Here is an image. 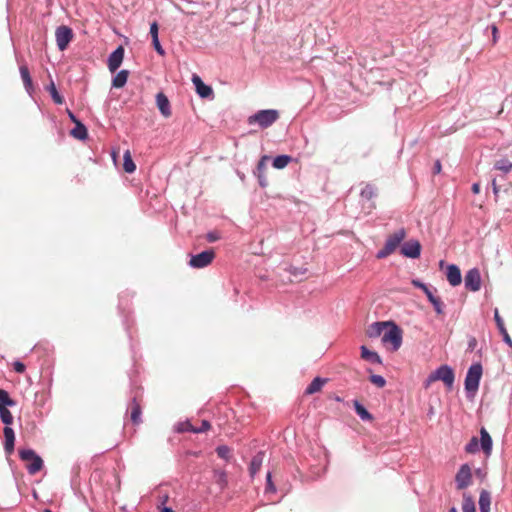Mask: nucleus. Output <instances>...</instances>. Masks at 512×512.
Listing matches in <instances>:
<instances>
[{
  "label": "nucleus",
  "mask_w": 512,
  "mask_h": 512,
  "mask_svg": "<svg viewBox=\"0 0 512 512\" xmlns=\"http://www.w3.org/2000/svg\"><path fill=\"white\" fill-rule=\"evenodd\" d=\"M206 239L208 242H215L220 239V235L216 231H211V232L207 233Z\"/></svg>",
  "instance_id": "de8ad7c7"
},
{
  "label": "nucleus",
  "mask_w": 512,
  "mask_h": 512,
  "mask_svg": "<svg viewBox=\"0 0 512 512\" xmlns=\"http://www.w3.org/2000/svg\"><path fill=\"white\" fill-rule=\"evenodd\" d=\"M354 408L357 415L364 421L372 420V415L366 410V408L360 404L357 400L354 401Z\"/></svg>",
  "instance_id": "cd10ccee"
},
{
  "label": "nucleus",
  "mask_w": 512,
  "mask_h": 512,
  "mask_svg": "<svg viewBox=\"0 0 512 512\" xmlns=\"http://www.w3.org/2000/svg\"><path fill=\"white\" fill-rule=\"evenodd\" d=\"M267 483H266V491L267 492H275L276 488L271 480V473H267Z\"/></svg>",
  "instance_id": "a18cd8bd"
},
{
  "label": "nucleus",
  "mask_w": 512,
  "mask_h": 512,
  "mask_svg": "<svg viewBox=\"0 0 512 512\" xmlns=\"http://www.w3.org/2000/svg\"><path fill=\"white\" fill-rule=\"evenodd\" d=\"M495 169L502 171L504 173H508L512 169V162L508 159H500L494 164Z\"/></svg>",
  "instance_id": "473e14b6"
},
{
  "label": "nucleus",
  "mask_w": 512,
  "mask_h": 512,
  "mask_svg": "<svg viewBox=\"0 0 512 512\" xmlns=\"http://www.w3.org/2000/svg\"><path fill=\"white\" fill-rule=\"evenodd\" d=\"M432 379L442 381L448 388H451L455 380L454 371L450 366L442 365L432 372Z\"/></svg>",
  "instance_id": "423d86ee"
},
{
  "label": "nucleus",
  "mask_w": 512,
  "mask_h": 512,
  "mask_svg": "<svg viewBox=\"0 0 512 512\" xmlns=\"http://www.w3.org/2000/svg\"><path fill=\"white\" fill-rule=\"evenodd\" d=\"M440 171H441V163H440V161H436L434 164V167H433V172L435 174H438V173H440Z\"/></svg>",
  "instance_id": "5fc2aeb1"
},
{
  "label": "nucleus",
  "mask_w": 512,
  "mask_h": 512,
  "mask_svg": "<svg viewBox=\"0 0 512 512\" xmlns=\"http://www.w3.org/2000/svg\"><path fill=\"white\" fill-rule=\"evenodd\" d=\"M376 195L375 188L372 185H366L361 190V197L366 200L372 199Z\"/></svg>",
  "instance_id": "e433bc0d"
},
{
  "label": "nucleus",
  "mask_w": 512,
  "mask_h": 512,
  "mask_svg": "<svg viewBox=\"0 0 512 512\" xmlns=\"http://www.w3.org/2000/svg\"><path fill=\"white\" fill-rule=\"evenodd\" d=\"M263 460H264V453L263 452H258L251 460V463H250V467H249V472H250V475L253 477L257 472H259L261 466H262V463H263Z\"/></svg>",
  "instance_id": "4be33fe9"
},
{
  "label": "nucleus",
  "mask_w": 512,
  "mask_h": 512,
  "mask_svg": "<svg viewBox=\"0 0 512 512\" xmlns=\"http://www.w3.org/2000/svg\"><path fill=\"white\" fill-rule=\"evenodd\" d=\"M291 161H292V158L290 156H288V155H279V156L274 158L272 165L276 169H283Z\"/></svg>",
  "instance_id": "c85d7f7f"
},
{
  "label": "nucleus",
  "mask_w": 512,
  "mask_h": 512,
  "mask_svg": "<svg viewBox=\"0 0 512 512\" xmlns=\"http://www.w3.org/2000/svg\"><path fill=\"white\" fill-rule=\"evenodd\" d=\"M216 452L220 458L225 460L230 458V448L228 446H219L217 447Z\"/></svg>",
  "instance_id": "58836bf2"
},
{
  "label": "nucleus",
  "mask_w": 512,
  "mask_h": 512,
  "mask_svg": "<svg viewBox=\"0 0 512 512\" xmlns=\"http://www.w3.org/2000/svg\"><path fill=\"white\" fill-rule=\"evenodd\" d=\"M407 233L404 228H400L386 239L384 247L377 252L378 259H384L391 255L399 247L400 243L405 239Z\"/></svg>",
  "instance_id": "f257e3e1"
},
{
  "label": "nucleus",
  "mask_w": 512,
  "mask_h": 512,
  "mask_svg": "<svg viewBox=\"0 0 512 512\" xmlns=\"http://www.w3.org/2000/svg\"><path fill=\"white\" fill-rule=\"evenodd\" d=\"M269 160V157L268 156H263L260 161L258 162V165H257V173H261L263 174L264 173V170L266 168V162Z\"/></svg>",
  "instance_id": "37998d69"
},
{
  "label": "nucleus",
  "mask_w": 512,
  "mask_h": 512,
  "mask_svg": "<svg viewBox=\"0 0 512 512\" xmlns=\"http://www.w3.org/2000/svg\"><path fill=\"white\" fill-rule=\"evenodd\" d=\"M5 443L4 448L8 454H11L14 450L15 434L12 428L5 426L4 428Z\"/></svg>",
  "instance_id": "6ab92c4d"
},
{
  "label": "nucleus",
  "mask_w": 512,
  "mask_h": 512,
  "mask_svg": "<svg viewBox=\"0 0 512 512\" xmlns=\"http://www.w3.org/2000/svg\"><path fill=\"white\" fill-rule=\"evenodd\" d=\"M192 83L195 86L197 94L201 98H210L213 95L212 88L206 85L198 75L193 74Z\"/></svg>",
  "instance_id": "f8f14e48"
},
{
  "label": "nucleus",
  "mask_w": 512,
  "mask_h": 512,
  "mask_svg": "<svg viewBox=\"0 0 512 512\" xmlns=\"http://www.w3.org/2000/svg\"><path fill=\"white\" fill-rule=\"evenodd\" d=\"M14 370L18 373H23L25 371V365L17 361L14 363Z\"/></svg>",
  "instance_id": "8fccbe9b"
},
{
  "label": "nucleus",
  "mask_w": 512,
  "mask_h": 512,
  "mask_svg": "<svg viewBox=\"0 0 512 512\" xmlns=\"http://www.w3.org/2000/svg\"><path fill=\"white\" fill-rule=\"evenodd\" d=\"M210 428V423L207 420H203L199 428H195L194 433H202Z\"/></svg>",
  "instance_id": "49530a36"
},
{
  "label": "nucleus",
  "mask_w": 512,
  "mask_h": 512,
  "mask_svg": "<svg viewBox=\"0 0 512 512\" xmlns=\"http://www.w3.org/2000/svg\"><path fill=\"white\" fill-rule=\"evenodd\" d=\"M475 474H476L477 476H479V477H484V474L482 473V470H481V469H477V470L475 471Z\"/></svg>",
  "instance_id": "052dcab7"
},
{
  "label": "nucleus",
  "mask_w": 512,
  "mask_h": 512,
  "mask_svg": "<svg viewBox=\"0 0 512 512\" xmlns=\"http://www.w3.org/2000/svg\"><path fill=\"white\" fill-rule=\"evenodd\" d=\"M465 451L470 454H474L479 451V440L477 437H472L465 446Z\"/></svg>",
  "instance_id": "c9c22d12"
},
{
  "label": "nucleus",
  "mask_w": 512,
  "mask_h": 512,
  "mask_svg": "<svg viewBox=\"0 0 512 512\" xmlns=\"http://www.w3.org/2000/svg\"><path fill=\"white\" fill-rule=\"evenodd\" d=\"M156 103L164 117H169L171 115L170 102L163 93H158L156 95Z\"/></svg>",
  "instance_id": "2eb2a0df"
},
{
  "label": "nucleus",
  "mask_w": 512,
  "mask_h": 512,
  "mask_svg": "<svg viewBox=\"0 0 512 512\" xmlns=\"http://www.w3.org/2000/svg\"><path fill=\"white\" fill-rule=\"evenodd\" d=\"M129 72L127 70L119 71L112 80V86L115 88L123 87L128 79Z\"/></svg>",
  "instance_id": "5701e85b"
},
{
  "label": "nucleus",
  "mask_w": 512,
  "mask_h": 512,
  "mask_svg": "<svg viewBox=\"0 0 512 512\" xmlns=\"http://www.w3.org/2000/svg\"><path fill=\"white\" fill-rule=\"evenodd\" d=\"M400 252L407 258L416 259L421 254V244L418 240H409L401 246Z\"/></svg>",
  "instance_id": "9b49d317"
},
{
  "label": "nucleus",
  "mask_w": 512,
  "mask_h": 512,
  "mask_svg": "<svg viewBox=\"0 0 512 512\" xmlns=\"http://www.w3.org/2000/svg\"><path fill=\"white\" fill-rule=\"evenodd\" d=\"M304 272H305V271H300V270H298V269H296V268H295V269H293V271H291V273H292L294 276H296L297 274H303Z\"/></svg>",
  "instance_id": "13d9d810"
},
{
  "label": "nucleus",
  "mask_w": 512,
  "mask_h": 512,
  "mask_svg": "<svg viewBox=\"0 0 512 512\" xmlns=\"http://www.w3.org/2000/svg\"><path fill=\"white\" fill-rule=\"evenodd\" d=\"M158 24L157 22H153L151 25H150V35L152 37V41L155 40V39H159L158 38Z\"/></svg>",
  "instance_id": "c03bdc74"
},
{
  "label": "nucleus",
  "mask_w": 512,
  "mask_h": 512,
  "mask_svg": "<svg viewBox=\"0 0 512 512\" xmlns=\"http://www.w3.org/2000/svg\"><path fill=\"white\" fill-rule=\"evenodd\" d=\"M215 253L213 250H206L197 255H193L189 261V265L193 268L207 267L214 259Z\"/></svg>",
  "instance_id": "1a4fd4ad"
},
{
  "label": "nucleus",
  "mask_w": 512,
  "mask_h": 512,
  "mask_svg": "<svg viewBox=\"0 0 512 512\" xmlns=\"http://www.w3.org/2000/svg\"><path fill=\"white\" fill-rule=\"evenodd\" d=\"M412 284L415 287L420 288L426 294L427 298H429V295L433 294L429 287L418 279L412 280Z\"/></svg>",
  "instance_id": "4c0bfd02"
},
{
  "label": "nucleus",
  "mask_w": 512,
  "mask_h": 512,
  "mask_svg": "<svg viewBox=\"0 0 512 512\" xmlns=\"http://www.w3.org/2000/svg\"><path fill=\"white\" fill-rule=\"evenodd\" d=\"M446 277L451 286L455 287L461 284V271L459 267L454 264L447 266Z\"/></svg>",
  "instance_id": "4468645a"
},
{
  "label": "nucleus",
  "mask_w": 512,
  "mask_h": 512,
  "mask_svg": "<svg viewBox=\"0 0 512 512\" xmlns=\"http://www.w3.org/2000/svg\"><path fill=\"white\" fill-rule=\"evenodd\" d=\"M491 494L487 490H481L479 496L480 512H490Z\"/></svg>",
  "instance_id": "412c9836"
},
{
  "label": "nucleus",
  "mask_w": 512,
  "mask_h": 512,
  "mask_svg": "<svg viewBox=\"0 0 512 512\" xmlns=\"http://www.w3.org/2000/svg\"><path fill=\"white\" fill-rule=\"evenodd\" d=\"M482 376V366L480 363L471 365L465 377V389L468 393L473 394L478 390L480 379Z\"/></svg>",
  "instance_id": "20e7f679"
},
{
  "label": "nucleus",
  "mask_w": 512,
  "mask_h": 512,
  "mask_svg": "<svg viewBox=\"0 0 512 512\" xmlns=\"http://www.w3.org/2000/svg\"><path fill=\"white\" fill-rule=\"evenodd\" d=\"M463 512H476L474 500L471 496L464 494L462 503Z\"/></svg>",
  "instance_id": "7c9ffc66"
},
{
  "label": "nucleus",
  "mask_w": 512,
  "mask_h": 512,
  "mask_svg": "<svg viewBox=\"0 0 512 512\" xmlns=\"http://www.w3.org/2000/svg\"><path fill=\"white\" fill-rule=\"evenodd\" d=\"M475 343H476V340H475V339H473L472 341H470V343H469V347H470V348H473V347L475 346Z\"/></svg>",
  "instance_id": "e2e57ef3"
},
{
  "label": "nucleus",
  "mask_w": 512,
  "mask_h": 512,
  "mask_svg": "<svg viewBox=\"0 0 512 512\" xmlns=\"http://www.w3.org/2000/svg\"><path fill=\"white\" fill-rule=\"evenodd\" d=\"M0 418L6 426L11 425L13 422V416L7 407H0Z\"/></svg>",
  "instance_id": "f704fd0d"
},
{
  "label": "nucleus",
  "mask_w": 512,
  "mask_h": 512,
  "mask_svg": "<svg viewBox=\"0 0 512 512\" xmlns=\"http://www.w3.org/2000/svg\"><path fill=\"white\" fill-rule=\"evenodd\" d=\"M55 37L58 49L64 51L73 38L72 29L64 25L59 26L55 31Z\"/></svg>",
  "instance_id": "6e6552de"
},
{
  "label": "nucleus",
  "mask_w": 512,
  "mask_h": 512,
  "mask_svg": "<svg viewBox=\"0 0 512 512\" xmlns=\"http://www.w3.org/2000/svg\"><path fill=\"white\" fill-rule=\"evenodd\" d=\"M20 74H21V78L23 80L26 90L28 92H30V90L32 88V79L30 77V73H29L27 66H25V65L20 66Z\"/></svg>",
  "instance_id": "a878e982"
},
{
  "label": "nucleus",
  "mask_w": 512,
  "mask_h": 512,
  "mask_svg": "<svg viewBox=\"0 0 512 512\" xmlns=\"http://www.w3.org/2000/svg\"><path fill=\"white\" fill-rule=\"evenodd\" d=\"M492 188H493V193L495 195V198L497 199L499 197L500 188L497 185L495 178L492 179Z\"/></svg>",
  "instance_id": "3c124183"
},
{
  "label": "nucleus",
  "mask_w": 512,
  "mask_h": 512,
  "mask_svg": "<svg viewBox=\"0 0 512 512\" xmlns=\"http://www.w3.org/2000/svg\"><path fill=\"white\" fill-rule=\"evenodd\" d=\"M123 160H124V163H123L124 171L127 173H133L136 170V165L132 160L129 150L125 151V153L123 155Z\"/></svg>",
  "instance_id": "393cba45"
},
{
  "label": "nucleus",
  "mask_w": 512,
  "mask_h": 512,
  "mask_svg": "<svg viewBox=\"0 0 512 512\" xmlns=\"http://www.w3.org/2000/svg\"><path fill=\"white\" fill-rule=\"evenodd\" d=\"M257 177H258V181H259V184L261 187H266L267 186V179L266 177L261 174V173H257Z\"/></svg>",
  "instance_id": "603ef678"
},
{
  "label": "nucleus",
  "mask_w": 512,
  "mask_h": 512,
  "mask_svg": "<svg viewBox=\"0 0 512 512\" xmlns=\"http://www.w3.org/2000/svg\"><path fill=\"white\" fill-rule=\"evenodd\" d=\"M161 512H174L171 508L169 507H164Z\"/></svg>",
  "instance_id": "680f3d73"
},
{
  "label": "nucleus",
  "mask_w": 512,
  "mask_h": 512,
  "mask_svg": "<svg viewBox=\"0 0 512 512\" xmlns=\"http://www.w3.org/2000/svg\"><path fill=\"white\" fill-rule=\"evenodd\" d=\"M361 358L372 364L382 363L380 356L376 352L370 351L366 346H361Z\"/></svg>",
  "instance_id": "aec40b11"
},
{
  "label": "nucleus",
  "mask_w": 512,
  "mask_h": 512,
  "mask_svg": "<svg viewBox=\"0 0 512 512\" xmlns=\"http://www.w3.org/2000/svg\"><path fill=\"white\" fill-rule=\"evenodd\" d=\"M370 381L379 388H382L386 384V380L381 375H371Z\"/></svg>",
  "instance_id": "ea45409f"
},
{
  "label": "nucleus",
  "mask_w": 512,
  "mask_h": 512,
  "mask_svg": "<svg viewBox=\"0 0 512 512\" xmlns=\"http://www.w3.org/2000/svg\"><path fill=\"white\" fill-rule=\"evenodd\" d=\"M480 445L486 455H490L492 451V438L485 428L480 430Z\"/></svg>",
  "instance_id": "f3484780"
},
{
  "label": "nucleus",
  "mask_w": 512,
  "mask_h": 512,
  "mask_svg": "<svg viewBox=\"0 0 512 512\" xmlns=\"http://www.w3.org/2000/svg\"><path fill=\"white\" fill-rule=\"evenodd\" d=\"M492 33H493L494 41H496V34H497V27L496 26H492Z\"/></svg>",
  "instance_id": "bf43d9fd"
},
{
  "label": "nucleus",
  "mask_w": 512,
  "mask_h": 512,
  "mask_svg": "<svg viewBox=\"0 0 512 512\" xmlns=\"http://www.w3.org/2000/svg\"><path fill=\"white\" fill-rule=\"evenodd\" d=\"M124 58V48L119 46L114 50L108 58V68L111 72H115L121 65Z\"/></svg>",
  "instance_id": "ddd939ff"
},
{
  "label": "nucleus",
  "mask_w": 512,
  "mask_h": 512,
  "mask_svg": "<svg viewBox=\"0 0 512 512\" xmlns=\"http://www.w3.org/2000/svg\"><path fill=\"white\" fill-rule=\"evenodd\" d=\"M194 430H195V427H193V425L189 421L180 423L177 427L178 432H193L194 433Z\"/></svg>",
  "instance_id": "79ce46f5"
},
{
  "label": "nucleus",
  "mask_w": 512,
  "mask_h": 512,
  "mask_svg": "<svg viewBox=\"0 0 512 512\" xmlns=\"http://www.w3.org/2000/svg\"><path fill=\"white\" fill-rule=\"evenodd\" d=\"M436 379H432V373L428 376V378L424 382V387L428 388Z\"/></svg>",
  "instance_id": "864d4df0"
},
{
  "label": "nucleus",
  "mask_w": 512,
  "mask_h": 512,
  "mask_svg": "<svg viewBox=\"0 0 512 512\" xmlns=\"http://www.w3.org/2000/svg\"><path fill=\"white\" fill-rule=\"evenodd\" d=\"M16 403L10 398L7 391L0 389V407L14 406Z\"/></svg>",
  "instance_id": "72a5a7b5"
},
{
  "label": "nucleus",
  "mask_w": 512,
  "mask_h": 512,
  "mask_svg": "<svg viewBox=\"0 0 512 512\" xmlns=\"http://www.w3.org/2000/svg\"><path fill=\"white\" fill-rule=\"evenodd\" d=\"M49 90H50V93H51V96H52L54 102L57 104H62L63 98H62V96H60V94L58 93V91L53 83L51 84Z\"/></svg>",
  "instance_id": "a19ab883"
},
{
  "label": "nucleus",
  "mask_w": 512,
  "mask_h": 512,
  "mask_svg": "<svg viewBox=\"0 0 512 512\" xmlns=\"http://www.w3.org/2000/svg\"><path fill=\"white\" fill-rule=\"evenodd\" d=\"M279 118V113L277 110L268 109V110H260L257 113L251 115L248 118L249 124L257 123L261 128H267L271 126L276 120Z\"/></svg>",
  "instance_id": "f03ea898"
},
{
  "label": "nucleus",
  "mask_w": 512,
  "mask_h": 512,
  "mask_svg": "<svg viewBox=\"0 0 512 512\" xmlns=\"http://www.w3.org/2000/svg\"><path fill=\"white\" fill-rule=\"evenodd\" d=\"M494 319L497 325V328L499 329V332L503 336V341L508 344L510 347H512V340L504 326L503 319L499 315L498 309L494 310Z\"/></svg>",
  "instance_id": "dca6fc26"
},
{
  "label": "nucleus",
  "mask_w": 512,
  "mask_h": 512,
  "mask_svg": "<svg viewBox=\"0 0 512 512\" xmlns=\"http://www.w3.org/2000/svg\"><path fill=\"white\" fill-rule=\"evenodd\" d=\"M448 512H457L456 508H451Z\"/></svg>",
  "instance_id": "0e129e2a"
},
{
  "label": "nucleus",
  "mask_w": 512,
  "mask_h": 512,
  "mask_svg": "<svg viewBox=\"0 0 512 512\" xmlns=\"http://www.w3.org/2000/svg\"><path fill=\"white\" fill-rule=\"evenodd\" d=\"M131 420L134 424H139L141 421V408L139 404L136 403V399L134 398L131 406Z\"/></svg>",
  "instance_id": "c756f323"
},
{
  "label": "nucleus",
  "mask_w": 512,
  "mask_h": 512,
  "mask_svg": "<svg viewBox=\"0 0 512 512\" xmlns=\"http://www.w3.org/2000/svg\"><path fill=\"white\" fill-rule=\"evenodd\" d=\"M152 43H153V46H154L155 50L157 51V53L160 55H164L165 52L159 42V39L153 40Z\"/></svg>",
  "instance_id": "09e8293b"
},
{
  "label": "nucleus",
  "mask_w": 512,
  "mask_h": 512,
  "mask_svg": "<svg viewBox=\"0 0 512 512\" xmlns=\"http://www.w3.org/2000/svg\"><path fill=\"white\" fill-rule=\"evenodd\" d=\"M44 512H52L50 509H45Z\"/></svg>",
  "instance_id": "69168bd1"
},
{
  "label": "nucleus",
  "mask_w": 512,
  "mask_h": 512,
  "mask_svg": "<svg viewBox=\"0 0 512 512\" xmlns=\"http://www.w3.org/2000/svg\"><path fill=\"white\" fill-rule=\"evenodd\" d=\"M71 135L77 139L84 140L88 133L86 127L81 122H76L75 127L71 130Z\"/></svg>",
  "instance_id": "b1692460"
},
{
  "label": "nucleus",
  "mask_w": 512,
  "mask_h": 512,
  "mask_svg": "<svg viewBox=\"0 0 512 512\" xmlns=\"http://www.w3.org/2000/svg\"><path fill=\"white\" fill-rule=\"evenodd\" d=\"M428 300L430 301V303L433 305L434 307V310L437 314H443L444 313V304L443 302L441 301V299L437 296H435L434 294L432 295H429V298Z\"/></svg>",
  "instance_id": "2f4dec72"
},
{
  "label": "nucleus",
  "mask_w": 512,
  "mask_h": 512,
  "mask_svg": "<svg viewBox=\"0 0 512 512\" xmlns=\"http://www.w3.org/2000/svg\"><path fill=\"white\" fill-rule=\"evenodd\" d=\"M68 115H69V118L76 124V122H79L76 117L74 116V114L70 111H68Z\"/></svg>",
  "instance_id": "4d7b16f0"
},
{
  "label": "nucleus",
  "mask_w": 512,
  "mask_h": 512,
  "mask_svg": "<svg viewBox=\"0 0 512 512\" xmlns=\"http://www.w3.org/2000/svg\"><path fill=\"white\" fill-rule=\"evenodd\" d=\"M20 458L25 462H30L27 470L30 474L34 475L39 472L43 467V460L32 449H23L19 451Z\"/></svg>",
  "instance_id": "39448f33"
},
{
  "label": "nucleus",
  "mask_w": 512,
  "mask_h": 512,
  "mask_svg": "<svg viewBox=\"0 0 512 512\" xmlns=\"http://www.w3.org/2000/svg\"><path fill=\"white\" fill-rule=\"evenodd\" d=\"M464 284L467 290L476 292L481 288V275L477 268H472L465 274Z\"/></svg>",
  "instance_id": "9d476101"
},
{
  "label": "nucleus",
  "mask_w": 512,
  "mask_h": 512,
  "mask_svg": "<svg viewBox=\"0 0 512 512\" xmlns=\"http://www.w3.org/2000/svg\"><path fill=\"white\" fill-rule=\"evenodd\" d=\"M325 383V380L319 377H316L306 388V394H314L321 390Z\"/></svg>",
  "instance_id": "bb28decb"
},
{
  "label": "nucleus",
  "mask_w": 512,
  "mask_h": 512,
  "mask_svg": "<svg viewBox=\"0 0 512 512\" xmlns=\"http://www.w3.org/2000/svg\"><path fill=\"white\" fill-rule=\"evenodd\" d=\"M387 326L388 323L386 322H375L368 327L366 334L370 338L379 337L383 335L384 330L387 328Z\"/></svg>",
  "instance_id": "a211bd4d"
},
{
  "label": "nucleus",
  "mask_w": 512,
  "mask_h": 512,
  "mask_svg": "<svg viewBox=\"0 0 512 512\" xmlns=\"http://www.w3.org/2000/svg\"><path fill=\"white\" fill-rule=\"evenodd\" d=\"M471 189H472V192H473L474 194H478V193L480 192V185H479V183H474V184L472 185V188H471Z\"/></svg>",
  "instance_id": "6e6d98bb"
},
{
  "label": "nucleus",
  "mask_w": 512,
  "mask_h": 512,
  "mask_svg": "<svg viewBox=\"0 0 512 512\" xmlns=\"http://www.w3.org/2000/svg\"><path fill=\"white\" fill-rule=\"evenodd\" d=\"M471 482L472 472L470 466L468 464L461 465L455 476L456 488L458 490H463L471 485Z\"/></svg>",
  "instance_id": "0eeeda50"
},
{
  "label": "nucleus",
  "mask_w": 512,
  "mask_h": 512,
  "mask_svg": "<svg viewBox=\"0 0 512 512\" xmlns=\"http://www.w3.org/2000/svg\"><path fill=\"white\" fill-rule=\"evenodd\" d=\"M382 342L384 344H390L393 351L398 350L402 344L401 329L395 324L388 323L382 335Z\"/></svg>",
  "instance_id": "7ed1b4c3"
}]
</instances>
